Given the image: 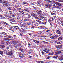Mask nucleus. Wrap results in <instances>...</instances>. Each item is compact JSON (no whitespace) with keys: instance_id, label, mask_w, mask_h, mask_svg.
Here are the masks:
<instances>
[{"instance_id":"nucleus-1","label":"nucleus","mask_w":63,"mask_h":63,"mask_svg":"<svg viewBox=\"0 0 63 63\" xmlns=\"http://www.w3.org/2000/svg\"><path fill=\"white\" fill-rule=\"evenodd\" d=\"M58 59L61 61L63 60V55L61 56L58 58Z\"/></svg>"},{"instance_id":"nucleus-2","label":"nucleus","mask_w":63,"mask_h":63,"mask_svg":"<svg viewBox=\"0 0 63 63\" xmlns=\"http://www.w3.org/2000/svg\"><path fill=\"white\" fill-rule=\"evenodd\" d=\"M13 53L12 52V51H10L9 53H6V55H13Z\"/></svg>"},{"instance_id":"nucleus-3","label":"nucleus","mask_w":63,"mask_h":63,"mask_svg":"<svg viewBox=\"0 0 63 63\" xmlns=\"http://www.w3.org/2000/svg\"><path fill=\"white\" fill-rule=\"evenodd\" d=\"M45 50H43L44 52H46V53H49V52L47 51H49V49H47V48H46L45 49Z\"/></svg>"},{"instance_id":"nucleus-4","label":"nucleus","mask_w":63,"mask_h":63,"mask_svg":"<svg viewBox=\"0 0 63 63\" xmlns=\"http://www.w3.org/2000/svg\"><path fill=\"white\" fill-rule=\"evenodd\" d=\"M62 53V52L61 51H59L57 52H56L55 53V55H58V54H59L60 53Z\"/></svg>"},{"instance_id":"nucleus-5","label":"nucleus","mask_w":63,"mask_h":63,"mask_svg":"<svg viewBox=\"0 0 63 63\" xmlns=\"http://www.w3.org/2000/svg\"><path fill=\"white\" fill-rule=\"evenodd\" d=\"M4 41H11V40H12V39H10L8 38H4L3 39Z\"/></svg>"},{"instance_id":"nucleus-6","label":"nucleus","mask_w":63,"mask_h":63,"mask_svg":"<svg viewBox=\"0 0 63 63\" xmlns=\"http://www.w3.org/2000/svg\"><path fill=\"white\" fill-rule=\"evenodd\" d=\"M62 46L61 45H60L57 46L56 47V48L58 49H60L62 48Z\"/></svg>"},{"instance_id":"nucleus-7","label":"nucleus","mask_w":63,"mask_h":63,"mask_svg":"<svg viewBox=\"0 0 63 63\" xmlns=\"http://www.w3.org/2000/svg\"><path fill=\"white\" fill-rule=\"evenodd\" d=\"M56 33L59 35H61V32H60V31L59 30H57L56 31Z\"/></svg>"},{"instance_id":"nucleus-8","label":"nucleus","mask_w":63,"mask_h":63,"mask_svg":"<svg viewBox=\"0 0 63 63\" xmlns=\"http://www.w3.org/2000/svg\"><path fill=\"white\" fill-rule=\"evenodd\" d=\"M12 43L14 44H18V42L16 40H15L13 41Z\"/></svg>"},{"instance_id":"nucleus-9","label":"nucleus","mask_w":63,"mask_h":63,"mask_svg":"<svg viewBox=\"0 0 63 63\" xmlns=\"http://www.w3.org/2000/svg\"><path fill=\"white\" fill-rule=\"evenodd\" d=\"M36 13L38 14H39V15H41V14L42 13V11H39L38 10H37L36 11Z\"/></svg>"},{"instance_id":"nucleus-10","label":"nucleus","mask_w":63,"mask_h":63,"mask_svg":"<svg viewBox=\"0 0 63 63\" xmlns=\"http://www.w3.org/2000/svg\"><path fill=\"white\" fill-rule=\"evenodd\" d=\"M5 47V46L3 45H1L0 46V48L1 49H4Z\"/></svg>"},{"instance_id":"nucleus-11","label":"nucleus","mask_w":63,"mask_h":63,"mask_svg":"<svg viewBox=\"0 0 63 63\" xmlns=\"http://www.w3.org/2000/svg\"><path fill=\"white\" fill-rule=\"evenodd\" d=\"M14 27L16 29H19V30H21V29H20V28L19 27H18V26H14Z\"/></svg>"},{"instance_id":"nucleus-12","label":"nucleus","mask_w":63,"mask_h":63,"mask_svg":"<svg viewBox=\"0 0 63 63\" xmlns=\"http://www.w3.org/2000/svg\"><path fill=\"white\" fill-rule=\"evenodd\" d=\"M3 6L7 8L9 7V5L8 4H3Z\"/></svg>"},{"instance_id":"nucleus-13","label":"nucleus","mask_w":63,"mask_h":63,"mask_svg":"<svg viewBox=\"0 0 63 63\" xmlns=\"http://www.w3.org/2000/svg\"><path fill=\"white\" fill-rule=\"evenodd\" d=\"M11 48V47L10 46H7L6 47V48L7 50H9Z\"/></svg>"},{"instance_id":"nucleus-14","label":"nucleus","mask_w":63,"mask_h":63,"mask_svg":"<svg viewBox=\"0 0 63 63\" xmlns=\"http://www.w3.org/2000/svg\"><path fill=\"white\" fill-rule=\"evenodd\" d=\"M58 40L59 41H61V40H62V37H60L58 38Z\"/></svg>"},{"instance_id":"nucleus-15","label":"nucleus","mask_w":63,"mask_h":63,"mask_svg":"<svg viewBox=\"0 0 63 63\" xmlns=\"http://www.w3.org/2000/svg\"><path fill=\"white\" fill-rule=\"evenodd\" d=\"M50 39H56V38L55 36H52L50 37Z\"/></svg>"},{"instance_id":"nucleus-16","label":"nucleus","mask_w":63,"mask_h":63,"mask_svg":"<svg viewBox=\"0 0 63 63\" xmlns=\"http://www.w3.org/2000/svg\"><path fill=\"white\" fill-rule=\"evenodd\" d=\"M55 43H56V44H58V45H61V44H62L60 42H59L58 41H55Z\"/></svg>"},{"instance_id":"nucleus-17","label":"nucleus","mask_w":63,"mask_h":63,"mask_svg":"<svg viewBox=\"0 0 63 63\" xmlns=\"http://www.w3.org/2000/svg\"><path fill=\"white\" fill-rule=\"evenodd\" d=\"M3 23L4 24H6V25H7V26H10V25H9V24H8L7 23H6L5 22H3Z\"/></svg>"},{"instance_id":"nucleus-18","label":"nucleus","mask_w":63,"mask_h":63,"mask_svg":"<svg viewBox=\"0 0 63 63\" xmlns=\"http://www.w3.org/2000/svg\"><path fill=\"white\" fill-rule=\"evenodd\" d=\"M34 17L35 18H36V19H37L39 20H41V19L40 17H38L37 16H35Z\"/></svg>"},{"instance_id":"nucleus-19","label":"nucleus","mask_w":63,"mask_h":63,"mask_svg":"<svg viewBox=\"0 0 63 63\" xmlns=\"http://www.w3.org/2000/svg\"><path fill=\"white\" fill-rule=\"evenodd\" d=\"M53 2L54 4H55L57 5H58V4H59V3H58V2H57L55 1H53Z\"/></svg>"},{"instance_id":"nucleus-20","label":"nucleus","mask_w":63,"mask_h":63,"mask_svg":"<svg viewBox=\"0 0 63 63\" xmlns=\"http://www.w3.org/2000/svg\"><path fill=\"white\" fill-rule=\"evenodd\" d=\"M47 7L48 8H50L51 7V5L50 4H48Z\"/></svg>"},{"instance_id":"nucleus-21","label":"nucleus","mask_w":63,"mask_h":63,"mask_svg":"<svg viewBox=\"0 0 63 63\" xmlns=\"http://www.w3.org/2000/svg\"><path fill=\"white\" fill-rule=\"evenodd\" d=\"M31 23H28L27 24V25H28V26H30L31 25Z\"/></svg>"},{"instance_id":"nucleus-22","label":"nucleus","mask_w":63,"mask_h":63,"mask_svg":"<svg viewBox=\"0 0 63 63\" xmlns=\"http://www.w3.org/2000/svg\"><path fill=\"white\" fill-rule=\"evenodd\" d=\"M53 58H55V59L56 58H57V57H58V56H54L53 57Z\"/></svg>"},{"instance_id":"nucleus-23","label":"nucleus","mask_w":63,"mask_h":63,"mask_svg":"<svg viewBox=\"0 0 63 63\" xmlns=\"http://www.w3.org/2000/svg\"><path fill=\"white\" fill-rule=\"evenodd\" d=\"M38 28L40 29H43L44 28V27L43 26H40L38 27Z\"/></svg>"},{"instance_id":"nucleus-24","label":"nucleus","mask_w":63,"mask_h":63,"mask_svg":"<svg viewBox=\"0 0 63 63\" xmlns=\"http://www.w3.org/2000/svg\"><path fill=\"white\" fill-rule=\"evenodd\" d=\"M6 44H8V45H10V42H6Z\"/></svg>"},{"instance_id":"nucleus-25","label":"nucleus","mask_w":63,"mask_h":63,"mask_svg":"<svg viewBox=\"0 0 63 63\" xmlns=\"http://www.w3.org/2000/svg\"><path fill=\"white\" fill-rule=\"evenodd\" d=\"M0 54L1 55H3V51H0Z\"/></svg>"},{"instance_id":"nucleus-26","label":"nucleus","mask_w":63,"mask_h":63,"mask_svg":"<svg viewBox=\"0 0 63 63\" xmlns=\"http://www.w3.org/2000/svg\"><path fill=\"white\" fill-rule=\"evenodd\" d=\"M58 1L59 2H63V0H58Z\"/></svg>"},{"instance_id":"nucleus-27","label":"nucleus","mask_w":63,"mask_h":63,"mask_svg":"<svg viewBox=\"0 0 63 63\" xmlns=\"http://www.w3.org/2000/svg\"><path fill=\"white\" fill-rule=\"evenodd\" d=\"M19 13H21L22 14H24V12L22 11H19Z\"/></svg>"},{"instance_id":"nucleus-28","label":"nucleus","mask_w":63,"mask_h":63,"mask_svg":"<svg viewBox=\"0 0 63 63\" xmlns=\"http://www.w3.org/2000/svg\"><path fill=\"white\" fill-rule=\"evenodd\" d=\"M53 54H54V53H50L48 54V55H53Z\"/></svg>"},{"instance_id":"nucleus-29","label":"nucleus","mask_w":63,"mask_h":63,"mask_svg":"<svg viewBox=\"0 0 63 63\" xmlns=\"http://www.w3.org/2000/svg\"><path fill=\"white\" fill-rule=\"evenodd\" d=\"M38 33L39 34H42V33H43V32H42L40 31V32H38Z\"/></svg>"},{"instance_id":"nucleus-30","label":"nucleus","mask_w":63,"mask_h":63,"mask_svg":"<svg viewBox=\"0 0 63 63\" xmlns=\"http://www.w3.org/2000/svg\"><path fill=\"white\" fill-rule=\"evenodd\" d=\"M3 4H7L8 3V2L6 1H4L3 2Z\"/></svg>"},{"instance_id":"nucleus-31","label":"nucleus","mask_w":63,"mask_h":63,"mask_svg":"<svg viewBox=\"0 0 63 63\" xmlns=\"http://www.w3.org/2000/svg\"><path fill=\"white\" fill-rule=\"evenodd\" d=\"M41 37H43V38H46V36H45L44 35H41L40 36Z\"/></svg>"},{"instance_id":"nucleus-32","label":"nucleus","mask_w":63,"mask_h":63,"mask_svg":"<svg viewBox=\"0 0 63 63\" xmlns=\"http://www.w3.org/2000/svg\"><path fill=\"white\" fill-rule=\"evenodd\" d=\"M0 17H1V18H5V17H4L3 16L1 15H0Z\"/></svg>"},{"instance_id":"nucleus-33","label":"nucleus","mask_w":63,"mask_h":63,"mask_svg":"<svg viewBox=\"0 0 63 63\" xmlns=\"http://www.w3.org/2000/svg\"><path fill=\"white\" fill-rule=\"evenodd\" d=\"M60 21L62 23V24H61V25L63 26V21Z\"/></svg>"},{"instance_id":"nucleus-34","label":"nucleus","mask_w":63,"mask_h":63,"mask_svg":"<svg viewBox=\"0 0 63 63\" xmlns=\"http://www.w3.org/2000/svg\"><path fill=\"white\" fill-rule=\"evenodd\" d=\"M19 50L21 52H23V49H22L20 48L19 49Z\"/></svg>"},{"instance_id":"nucleus-35","label":"nucleus","mask_w":63,"mask_h":63,"mask_svg":"<svg viewBox=\"0 0 63 63\" xmlns=\"http://www.w3.org/2000/svg\"><path fill=\"white\" fill-rule=\"evenodd\" d=\"M23 4H25V5H26V4H27V3H26V2H25V1H23Z\"/></svg>"},{"instance_id":"nucleus-36","label":"nucleus","mask_w":63,"mask_h":63,"mask_svg":"<svg viewBox=\"0 0 63 63\" xmlns=\"http://www.w3.org/2000/svg\"><path fill=\"white\" fill-rule=\"evenodd\" d=\"M54 36H55V38H56H56H57V37H58V35L57 34L56 35H55Z\"/></svg>"},{"instance_id":"nucleus-37","label":"nucleus","mask_w":63,"mask_h":63,"mask_svg":"<svg viewBox=\"0 0 63 63\" xmlns=\"http://www.w3.org/2000/svg\"><path fill=\"white\" fill-rule=\"evenodd\" d=\"M7 9H9V10H11V9H12V8L11 7H8Z\"/></svg>"},{"instance_id":"nucleus-38","label":"nucleus","mask_w":63,"mask_h":63,"mask_svg":"<svg viewBox=\"0 0 63 63\" xmlns=\"http://www.w3.org/2000/svg\"><path fill=\"white\" fill-rule=\"evenodd\" d=\"M44 21H46L47 20V18L46 17H45L44 19Z\"/></svg>"},{"instance_id":"nucleus-39","label":"nucleus","mask_w":63,"mask_h":63,"mask_svg":"<svg viewBox=\"0 0 63 63\" xmlns=\"http://www.w3.org/2000/svg\"><path fill=\"white\" fill-rule=\"evenodd\" d=\"M47 23L46 22H43V24H45V25H46Z\"/></svg>"},{"instance_id":"nucleus-40","label":"nucleus","mask_w":63,"mask_h":63,"mask_svg":"<svg viewBox=\"0 0 63 63\" xmlns=\"http://www.w3.org/2000/svg\"><path fill=\"white\" fill-rule=\"evenodd\" d=\"M28 16L29 18H30L31 17V16H30V15H28Z\"/></svg>"},{"instance_id":"nucleus-41","label":"nucleus","mask_w":63,"mask_h":63,"mask_svg":"<svg viewBox=\"0 0 63 63\" xmlns=\"http://www.w3.org/2000/svg\"><path fill=\"white\" fill-rule=\"evenodd\" d=\"M50 25L51 27H53V26L52 25V23H50Z\"/></svg>"},{"instance_id":"nucleus-42","label":"nucleus","mask_w":63,"mask_h":63,"mask_svg":"<svg viewBox=\"0 0 63 63\" xmlns=\"http://www.w3.org/2000/svg\"><path fill=\"white\" fill-rule=\"evenodd\" d=\"M51 15L52 16V15H55V13H51Z\"/></svg>"},{"instance_id":"nucleus-43","label":"nucleus","mask_w":63,"mask_h":63,"mask_svg":"<svg viewBox=\"0 0 63 63\" xmlns=\"http://www.w3.org/2000/svg\"><path fill=\"white\" fill-rule=\"evenodd\" d=\"M13 37H14V38H16V36L15 35H13Z\"/></svg>"},{"instance_id":"nucleus-44","label":"nucleus","mask_w":63,"mask_h":63,"mask_svg":"<svg viewBox=\"0 0 63 63\" xmlns=\"http://www.w3.org/2000/svg\"><path fill=\"white\" fill-rule=\"evenodd\" d=\"M40 43V42L39 41H37L36 40V43Z\"/></svg>"},{"instance_id":"nucleus-45","label":"nucleus","mask_w":63,"mask_h":63,"mask_svg":"<svg viewBox=\"0 0 63 63\" xmlns=\"http://www.w3.org/2000/svg\"><path fill=\"white\" fill-rule=\"evenodd\" d=\"M42 55H45V53H44V52H43V51H42Z\"/></svg>"},{"instance_id":"nucleus-46","label":"nucleus","mask_w":63,"mask_h":63,"mask_svg":"<svg viewBox=\"0 0 63 63\" xmlns=\"http://www.w3.org/2000/svg\"><path fill=\"white\" fill-rule=\"evenodd\" d=\"M36 40H33V42L34 43H35L36 42Z\"/></svg>"},{"instance_id":"nucleus-47","label":"nucleus","mask_w":63,"mask_h":63,"mask_svg":"<svg viewBox=\"0 0 63 63\" xmlns=\"http://www.w3.org/2000/svg\"><path fill=\"white\" fill-rule=\"evenodd\" d=\"M4 43H5V42H4V41L1 42V44H4Z\"/></svg>"},{"instance_id":"nucleus-48","label":"nucleus","mask_w":63,"mask_h":63,"mask_svg":"<svg viewBox=\"0 0 63 63\" xmlns=\"http://www.w3.org/2000/svg\"><path fill=\"white\" fill-rule=\"evenodd\" d=\"M58 6H62V5L59 3L58 4Z\"/></svg>"},{"instance_id":"nucleus-49","label":"nucleus","mask_w":63,"mask_h":63,"mask_svg":"<svg viewBox=\"0 0 63 63\" xmlns=\"http://www.w3.org/2000/svg\"><path fill=\"white\" fill-rule=\"evenodd\" d=\"M6 16H7V17H9V15H6Z\"/></svg>"},{"instance_id":"nucleus-50","label":"nucleus","mask_w":63,"mask_h":63,"mask_svg":"<svg viewBox=\"0 0 63 63\" xmlns=\"http://www.w3.org/2000/svg\"><path fill=\"white\" fill-rule=\"evenodd\" d=\"M36 62H37V63H41V62L40 61H36Z\"/></svg>"},{"instance_id":"nucleus-51","label":"nucleus","mask_w":63,"mask_h":63,"mask_svg":"<svg viewBox=\"0 0 63 63\" xmlns=\"http://www.w3.org/2000/svg\"><path fill=\"white\" fill-rule=\"evenodd\" d=\"M48 21L49 22V23H50V22H51V21L49 19V20Z\"/></svg>"},{"instance_id":"nucleus-52","label":"nucleus","mask_w":63,"mask_h":63,"mask_svg":"<svg viewBox=\"0 0 63 63\" xmlns=\"http://www.w3.org/2000/svg\"><path fill=\"white\" fill-rule=\"evenodd\" d=\"M2 9L1 8V7H0V13L2 12Z\"/></svg>"},{"instance_id":"nucleus-53","label":"nucleus","mask_w":63,"mask_h":63,"mask_svg":"<svg viewBox=\"0 0 63 63\" xmlns=\"http://www.w3.org/2000/svg\"><path fill=\"white\" fill-rule=\"evenodd\" d=\"M9 13H10V14H12V11H9Z\"/></svg>"},{"instance_id":"nucleus-54","label":"nucleus","mask_w":63,"mask_h":63,"mask_svg":"<svg viewBox=\"0 0 63 63\" xmlns=\"http://www.w3.org/2000/svg\"><path fill=\"white\" fill-rule=\"evenodd\" d=\"M43 42L44 43H45V44H47V43H48V42H46L45 41H43Z\"/></svg>"},{"instance_id":"nucleus-55","label":"nucleus","mask_w":63,"mask_h":63,"mask_svg":"<svg viewBox=\"0 0 63 63\" xmlns=\"http://www.w3.org/2000/svg\"><path fill=\"white\" fill-rule=\"evenodd\" d=\"M13 47H15V48H16V47H16V45H13Z\"/></svg>"},{"instance_id":"nucleus-56","label":"nucleus","mask_w":63,"mask_h":63,"mask_svg":"<svg viewBox=\"0 0 63 63\" xmlns=\"http://www.w3.org/2000/svg\"><path fill=\"white\" fill-rule=\"evenodd\" d=\"M19 55H23V54L20 53L19 54Z\"/></svg>"},{"instance_id":"nucleus-57","label":"nucleus","mask_w":63,"mask_h":63,"mask_svg":"<svg viewBox=\"0 0 63 63\" xmlns=\"http://www.w3.org/2000/svg\"><path fill=\"white\" fill-rule=\"evenodd\" d=\"M49 2H50V3H52V1L49 0Z\"/></svg>"},{"instance_id":"nucleus-58","label":"nucleus","mask_w":63,"mask_h":63,"mask_svg":"<svg viewBox=\"0 0 63 63\" xmlns=\"http://www.w3.org/2000/svg\"><path fill=\"white\" fill-rule=\"evenodd\" d=\"M33 50H32L31 49H30V52H32V51H33Z\"/></svg>"},{"instance_id":"nucleus-59","label":"nucleus","mask_w":63,"mask_h":63,"mask_svg":"<svg viewBox=\"0 0 63 63\" xmlns=\"http://www.w3.org/2000/svg\"><path fill=\"white\" fill-rule=\"evenodd\" d=\"M40 1H37V3L38 4H40Z\"/></svg>"},{"instance_id":"nucleus-60","label":"nucleus","mask_w":63,"mask_h":63,"mask_svg":"<svg viewBox=\"0 0 63 63\" xmlns=\"http://www.w3.org/2000/svg\"><path fill=\"white\" fill-rule=\"evenodd\" d=\"M44 1L46 2H49V0H44Z\"/></svg>"},{"instance_id":"nucleus-61","label":"nucleus","mask_w":63,"mask_h":63,"mask_svg":"<svg viewBox=\"0 0 63 63\" xmlns=\"http://www.w3.org/2000/svg\"><path fill=\"white\" fill-rule=\"evenodd\" d=\"M45 6L46 7H48V5L45 4Z\"/></svg>"},{"instance_id":"nucleus-62","label":"nucleus","mask_w":63,"mask_h":63,"mask_svg":"<svg viewBox=\"0 0 63 63\" xmlns=\"http://www.w3.org/2000/svg\"><path fill=\"white\" fill-rule=\"evenodd\" d=\"M8 38H12V36H8Z\"/></svg>"},{"instance_id":"nucleus-63","label":"nucleus","mask_w":63,"mask_h":63,"mask_svg":"<svg viewBox=\"0 0 63 63\" xmlns=\"http://www.w3.org/2000/svg\"><path fill=\"white\" fill-rule=\"evenodd\" d=\"M34 28V26L31 27V29H32L33 28Z\"/></svg>"},{"instance_id":"nucleus-64","label":"nucleus","mask_w":63,"mask_h":63,"mask_svg":"<svg viewBox=\"0 0 63 63\" xmlns=\"http://www.w3.org/2000/svg\"><path fill=\"white\" fill-rule=\"evenodd\" d=\"M43 15V16H46V14L45 13H44Z\"/></svg>"}]
</instances>
